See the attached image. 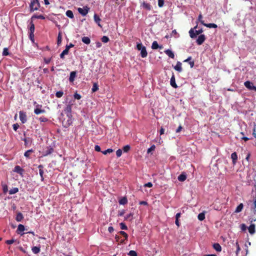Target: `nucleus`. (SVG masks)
Segmentation results:
<instances>
[{
	"mask_svg": "<svg viewBox=\"0 0 256 256\" xmlns=\"http://www.w3.org/2000/svg\"><path fill=\"white\" fill-rule=\"evenodd\" d=\"M196 28L197 26H194L193 28H191L189 31L190 36V38H196L198 35L201 34L203 32L202 28L198 30H196L194 31V30H196Z\"/></svg>",
	"mask_w": 256,
	"mask_h": 256,
	"instance_id": "1",
	"label": "nucleus"
},
{
	"mask_svg": "<svg viewBox=\"0 0 256 256\" xmlns=\"http://www.w3.org/2000/svg\"><path fill=\"white\" fill-rule=\"evenodd\" d=\"M40 7V4L38 0H31L30 4V8L31 12H34L38 10Z\"/></svg>",
	"mask_w": 256,
	"mask_h": 256,
	"instance_id": "2",
	"label": "nucleus"
},
{
	"mask_svg": "<svg viewBox=\"0 0 256 256\" xmlns=\"http://www.w3.org/2000/svg\"><path fill=\"white\" fill-rule=\"evenodd\" d=\"M89 10L90 8H88L87 6H84L83 8H78V10L79 12V13L83 16H86L88 14Z\"/></svg>",
	"mask_w": 256,
	"mask_h": 256,
	"instance_id": "3",
	"label": "nucleus"
},
{
	"mask_svg": "<svg viewBox=\"0 0 256 256\" xmlns=\"http://www.w3.org/2000/svg\"><path fill=\"white\" fill-rule=\"evenodd\" d=\"M250 214L251 216H249L248 220L250 222H255L256 220V209H251Z\"/></svg>",
	"mask_w": 256,
	"mask_h": 256,
	"instance_id": "4",
	"label": "nucleus"
},
{
	"mask_svg": "<svg viewBox=\"0 0 256 256\" xmlns=\"http://www.w3.org/2000/svg\"><path fill=\"white\" fill-rule=\"evenodd\" d=\"M72 104H68L64 110V113L67 115L68 118L72 116Z\"/></svg>",
	"mask_w": 256,
	"mask_h": 256,
	"instance_id": "5",
	"label": "nucleus"
},
{
	"mask_svg": "<svg viewBox=\"0 0 256 256\" xmlns=\"http://www.w3.org/2000/svg\"><path fill=\"white\" fill-rule=\"evenodd\" d=\"M20 118L22 124L26 122L27 120L26 113L23 111H20L19 112Z\"/></svg>",
	"mask_w": 256,
	"mask_h": 256,
	"instance_id": "6",
	"label": "nucleus"
},
{
	"mask_svg": "<svg viewBox=\"0 0 256 256\" xmlns=\"http://www.w3.org/2000/svg\"><path fill=\"white\" fill-rule=\"evenodd\" d=\"M42 107V105H38L36 108L34 110V112L36 114H44L46 112V110L43 109H41Z\"/></svg>",
	"mask_w": 256,
	"mask_h": 256,
	"instance_id": "7",
	"label": "nucleus"
},
{
	"mask_svg": "<svg viewBox=\"0 0 256 256\" xmlns=\"http://www.w3.org/2000/svg\"><path fill=\"white\" fill-rule=\"evenodd\" d=\"M206 40V36L204 34H200L196 40V43L198 45L202 44Z\"/></svg>",
	"mask_w": 256,
	"mask_h": 256,
	"instance_id": "8",
	"label": "nucleus"
},
{
	"mask_svg": "<svg viewBox=\"0 0 256 256\" xmlns=\"http://www.w3.org/2000/svg\"><path fill=\"white\" fill-rule=\"evenodd\" d=\"M14 172L18 174L21 176H22L24 170L22 169L20 166H16L14 168Z\"/></svg>",
	"mask_w": 256,
	"mask_h": 256,
	"instance_id": "9",
	"label": "nucleus"
},
{
	"mask_svg": "<svg viewBox=\"0 0 256 256\" xmlns=\"http://www.w3.org/2000/svg\"><path fill=\"white\" fill-rule=\"evenodd\" d=\"M25 230L24 226L22 224H20L18 225V228L16 230V233L18 234H20L22 236L24 233H22Z\"/></svg>",
	"mask_w": 256,
	"mask_h": 256,
	"instance_id": "10",
	"label": "nucleus"
},
{
	"mask_svg": "<svg viewBox=\"0 0 256 256\" xmlns=\"http://www.w3.org/2000/svg\"><path fill=\"white\" fill-rule=\"evenodd\" d=\"M201 24L208 28H216L218 26L215 24H205L204 21H202Z\"/></svg>",
	"mask_w": 256,
	"mask_h": 256,
	"instance_id": "11",
	"label": "nucleus"
},
{
	"mask_svg": "<svg viewBox=\"0 0 256 256\" xmlns=\"http://www.w3.org/2000/svg\"><path fill=\"white\" fill-rule=\"evenodd\" d=\"M174 68L178 72H182V63L180 62H178L176 65L174 66Z\"/></svg>",
	"mask_w": 256,
	"mask_h": 256,
	"instance_id": "12",
	"label": "nucleus"
},
{
	"mask_svg": "<svg viewBox=\"0 0 256 256\" xmlns=\"http://www.w3.org/2000/svg\"><path fill=\"white\" fill-rule=\"evenodd\" d=\"M158 48H160L162 49V46H159L158 42L156 41H154L152 43V50H156Z\"/></svg>",
	"mask_w": 256,
	"mask_h": 256,
	"instance_id": "13",
	"label": "nucleus"
},
{
	"mask_svg": "<svg viewBox=\"0 0 256 256\" xmlns=\"http://www.w3.org/2000/svg\"><path fill=\"white\" fill-rule=\"evenodd\" d=\"M140 56L143 58H146L147 56L148 52L145 46L144 48H142V49L140 50Z\"/></svg>",
	"mask_w": 256,
	"mask_h": 256,
	"instance_id": "14",
	"label": "nucleus"
},
{
	"mask_svg": "<svg viewBox=\"0 0 256 256\" xmlns=\"http://www.w3.org/2000/svg\"><path fill=\"white\" fill-rule=\"evenodd\" d=\"M192 58L191 56H189L187 59L185 60L184 62H188L190 64V68H192L194 66V61L192 60Z\"/></svg>",
	"mask_w": 256,
	"mask_h": 256,
	"instance_id": "15",
	"label": "nucleus"
},
{
	"mask_svg": "<svg viewBox=\"0 0 256 256\" xmlns=\"http://www.w3.org/2000/svg\"><path fill=\"white\" fill-rule=\"evenodd\" d=\"M23 218L24 216L20 212H18L16 217V220L18 222H20Z\"/></svg>",
	"mask_w": 256,
	"mask_h": 256,
	"instance_id": "16",
	"label": "nucleus"
},
{
	"mask_svg": "<svg viewBox=\"0 0 256 256\" xmlns=\"http://www.w3.org/2000/svg\"><path fill=\"white\" fill-rule=\"evenodd\" d=\"M248 232L251 234L255 232V224H252L248 228Z\"/></svg>",
	"mask_w": 256,
	"mask_h": 256,
	"instance_id": "17",
	"label": "nucleus"
},
{
	"mask_svg": "<svg viewBox=\"0 0 256 256\" xmlns=\"http://www.w3.org/2000/svg\"><path fill=\"white\" fill-rule=\"evenodd\" d=\"M76 72L75 71H73V72H72L70 73V78H69V80L70 82H73L74 80V78L76 76Z\"/></svg>",
	"mask_w": 256,
	"mask_h": 256,
	"instance_id": "18",
	"label": "nucleus"
},
{
	"mask_svg": "<svg viewBox=\"0 0 256 256\" xmlns=\"http://www.w3.org/2000/svg\"><path fill=\"white\" fill-rule=\"evenodd\" d=\"M231 158L232 159V164H235L238 159V156L236 152H234L232 154Z\"/></svg>",
	"mask_w": 256,
	"mask_h": 256,
	"instance_id": "19",
	"label": "nucleus"
},
{
	"mask_svg": "<svg viewBox=\"0 0 256 256\" xmlns=\"http://www.w3.org/2000/svg\"><path fill=\"white\" fill-rule=\"evenodd\" d=\"M118 202L120 204L124 205L127 204L128 200L126 197L124 196L120 198Z\"/></svg>",
	"mask_w": 256,
	"mask_h": 256,
	"instance_id": "20",
	"label": "nucleus"
},
{
	"mask_svg": "<svg viewBox=\"0 0 256 256\" xmlns=\"http://www.w3.org/2000/svg\"><path fill=\"white\" fill-rule=\"evenodd\" d=\"M94 22L98 24L99 26L102 28V26L100 24V22L101 20V19L100 18V17L96 14H94Z\"/></svg>",
	"mask_w": 256,
	"mask_h": 256,
	"instance_id": "21",
	"label": "nucleus"
},
{
	"mask_svg": "<svg viewBox=\"0 0 256 256\" xmlns=\"http://www.w3.org/2000/svg\"><path fill=\"white\" fill-rule=\"evenodd\" d=\"M186 178V176L184 173L181 174L178 178V179L180 182H184Z\"/></svg>",
	"mask_w": 256,
	"mask_h": 256,
	"instance_id": "22",
	"label": "nucleus"
},
{
	"mask_svg": "<svg viewBox=\"0 0 256 256\" xmlns=\"http://www.w3.org/2000/svg\"><path fill=\"white\" fill-rule=\"evenodd\" d=\"M244 85L246 88H248L250 90H253L252 86H252V84L251 82H250V81H246V82H244Z\"/></svg>",
	"mask_w": 256,
	"mask_h": 256,
	"instance_id": "23",
	"label": "nucleus"
},
{
	"mask_svg": "<svg viewBox=\"0 0 256 256\" xmlns=\"http://www.w3.org/2000/svg\"><path fill=\"white\" fill-rule=\"evenodd\" d=\"M170 85L174 88L178 87L177 84L176 83L175 78L174 76H172L170 78Z\"/></svg>",
	"mask_w": 256,
	"mask_h": 256,
	"instance_id": "24",
	"label": "nucleus"
},
{
	"mask_svg": "<svg viewBox=\"0 0 256 256\" xmlns=\"http://www.w3.org/2000/svg\"><path fill=\"white\" fill-rule=\"evenodd\" d=\"M214 248L217 252H220L222 250V247L218 243H215L213 244Z\"/></svg>",
	"mask_w": 256,
	"mask_h": 256,
	"instance_id": "25",
	"label": "nucleus"
},
{
	"mask_svg": "<svg viewBox=\"0 0 256 256\" xmlns=\"http://www.w3.org/2000/svg\"><path fill=\"white\" fill-rule=\"evenodd\" d=\"M165 53L170 58H174V54L171 50H167L165 51Z\"/></svg>",
	"mask_w": 256,
	"mask_h": 256,
	"instance_id": "26",
	"label": "nucleus"
},
{
	"mask_svg": "<svg viewBox=\"0 0 256 256\" xmlns=\"http://www.w3.org/2000/svg\"><path fill=\"white\" fill-rule=\"evenodd\" d=\"M82 42L84 43V44H88L90 42V40L88 36H84V37H82Z\"/></svg>",
	"mask_w": 256,
	"mask_h": 256,
	"instance_id": "27",
	"label": "nucleus"
},
{
	"mask_svg": "<svg viewBox=\"0 0 256 256\" xmlns=\"http://www.w3.org/2000/svg\"><path fill=\"white\" fill-rule=\"evenodd\" d=\"M180 215H181V214L180 212L177 213L176 214V222H175V223H176V224L178 227H179L180 226V223L179 222L178 218H180Z\"/></svg>",
	"mask_w": 256,
	"mask_h": 256,
	"instance_id": "28",
	"label": "nucleus"
},
{
	"mask_svg": "<svg viewBox=\"0 0 256 256\" xmlns=\"http://www.w3.org/2000/svg\"><path fill=\"white\" fill-rule=\"evenodd\" d=\"M32 252L35 254H37L40 252V246H34L32 248Z\"/></svg>",
	"mask_w": 256,
	"mask_h": 256,
	"instance_id": "29",
	"label": "nucleus"
},
{
	"mask_svg": "<svg viewBox=\"0 0 256 256\" xmlns=\"http://www.w3.org/2000/svg\"><path fill=\"white\" fill-rule=\"evenodd\" d=\"M66 16L70 18H74V14H73V12L72 10H68L66 12Z\"/></svg>",
	"mask_w": 256,
	"mask_h": 256,
	"instance_id": "30",
	"label": "nucleus"
},
{
	"mask_svg": "<svg viewBox=\"0 0 256 256\" xmlns=\"http://www.w3.org/2000/svg\"><path fill=\"white\" fill-rule=\"evenodd\" d=\"M198 218L200 221L203 220L205 218V212H202L199 214Z\"/></svg>",
	"mask_w": 256,
	"mask_h": 256,
	"instance_id": "31",
	"label": "nucleus"
},
{
	"mask_svg": "<svg viewBox=\"0 0 256 256\" xmlns=\"http://www.w3.org/2000/svg\"><path fill=\"white\" fill-rule=\"evenodd\" d=\"M142 6L145 9L147 10H151V6L150 4L148 3H146V2H143L142 4Z\"/></svg>",
	"mask_w": 256,
	"mask_h": 256,
	"instance_id": "32",
	"label": "nucleus"
},
{
	"mask_svg": "<svg viewBox=\"0 0 256 256\" xmlns=\"http://www.w3.org/2000/svg\"><path fill=\"white\" fill-rule=\"evenodd\" d=\"M62 41V33L60 32H59L58 36V40H57V44L58 46H60Z\"/></svg>",
	"mask_w": 256,
	"mask_h": 256,
	"instance_id": "33",
	"label": "nucleus"
},
{
	"mask_svg": "<svg viewBox=\"0 0 256 256\" xmlns=\"http://www.w3.org/2000/svg\"><path fill=\"white\" fill-rule=\"evenodd\" d=\"M18 192V188H13L9 190V194H16Z\"/></svg>",
	"mask_w": 256,
	"mask_h": 256,
	"instance_id": "34",
	"label": "nucleus"
},
{
	"mask_svg": "<svg viewBox=\"0 0 256 256\" xmlns=\"http://www.w3.org/2000/svg\"><path fill=\"white\" fill-rule=\"evenodd\" d=\"M30 33H34L35 28L34 24L32 21L30 22Z\"/></svg>",
	"mask_w": 256,
	"mask_h": 256,
	"instance_id": "35",
	"label": "nucleus"
},
{
	"mask_svg": "<svg viewBox=\"0 0 256 256\" xmlns=\"http://www.w3.org/2000/svg\"><path fill=\"white\" fill-rule=\"evenodd\" d=\"M98 90V86L96 83H94L92 88V92H95Z\"/></svg>",
	"mask_w": 256,
	"mask_h": 256,
	"instance_id": "36",
	"label": "nucleus"
},
{
	"mask_svg": "<svg viewBox=\"0 0 256 256\" xmlns=\"http://www.w3.org/2000/svg\"><path fill=\"white\" fill-rule=\"evenodd\" d=\"M32 152L33 150L32 149L29 150L24 152V156L26 158H29L30 154Z\"/></svg>",
	"mask_w": 256,
	"mask_h": 256,
	"instance_id": "37",
	"label": "nucleus"
},
{
	"mask_svg": "<svg viewBox=\"0 0 256 256\" xmlns=\"http://www.w3.org/2000/svg\"><path fill=\"white\" fill-rule=\"evenodd\" d=\"M54 152V149L52 148H48V150L46 151L45 156H47L48 154H51Z\"/></svg>",
	"mask_w": 256,
	"mask_h": 256,
	"instance_id": "38",
	"label": "nucleus"
},
{
	"mask_svg": "<svg viewBox=\"0 0 256 256\" xmlns=\"http://www.w3.org/2000/svg\"><path fill=\"white\" fill-rule=\"evenodd\" d=\"M130 149V147L129 145H126L122 148V150L124 152H128Z\"/></svg>",
	"mask_w": 256,
	"mask_h": 256,
	"instance_id": "39",
	"label": "nucleus"
},
{
	"mask_svg": "<svg viewBox=\"0 0 256 256\" xmlns=\"http://www.w3.org/2000/svg\"><path fill=\"white\" fill-rule=\"evenodd\" d=\"M36 18L40 19V20H44L45 19V17L42 14L38 15V16L34 15V16H32V18Z\"/></svg>",
	"mask_w": 256,
	"mask_h": 256,
	"instance_id": "40",
	"label": "nucleus"
},
{
	"mask_svg": "<svg viewBox=\"0 0 256 256\" xmlns=\"http://www.w3.org/2000/svg\"><path fill=\"white\" fill-rule=\"evenodd\" d=\"M68 52L67 50H64L62 51V52L60 54V58H64V56L66 55V54H68Z\"/></svg>",
	"mask_w": 256,
	"mask_h": 256,
	"instance_id": "41",
	"label": "nucleus"
},
{
	"mask_svg": "<svg viewBox=\"0 0 256 256\" xmlns=\"http://www.w3.org/2000/svg\"><path fill=\"white\" fill-rule=\"evenodd\" d=\"M120 234L122 235L124 238V240H127L128 238V234L124 232V231H120Z\"/></svg>",
	"mask_w": 256,
	"mask_h": 256,
	"instance_id": "42",
	"label": "nucleus"
},
{
	"mask_svg": "<svg viewBox=\"0 0 256 256\" xmlns=\"http://www.w3.org/2000/svg\"><path fill=\"white\" fill-rule=\"evenodd\" d=\"M63 94H64V92L62 91H58L56 92V96L58 98H60L62 96Z\"/></svg>",
	"mask_w": 256,
	"mask_h": 256,
	"instance_id": "43",
	"label": "nucleus"
},
{
	"mask_svg": "<svg viewBox=\"0 0 256 256\" xmlns=\"http://www.w3.org/2000/svg\"><path fill=\"white\" fill-rule=\"evenodd\" d=\"M125 218L127 220H131L133 218V214L130 213L126 215Z\"/></svg>",
	"mask_w": 256,
	"mask_h": 256,
	"instance_id": "44",
	"label": "nucleus"
},
{
	"mask_svg": "<svg viewBox=\"0 0 256 256\" xmlns=\"http://www.w3.org/2000/svg\"><path fill=\"white\" fill-rule=\"evenodd\" d=\"M102 41L103 42L106 43L109 41V38L106 36H103L101 38Z\"/></svg>",
	"mask_w": 256,
	"mask_h": 256,
	"instance_id": "45",
	"label": "nucleus"
},
{
	"mask_svg": "<svg viewBox=\"0 0 256 256\" xmlns=\"http://www.w3.org/2000/svg\"><path fill=\"white\" fill-rule=\"evenodd\" d=\"M9 54L8 50L7 48H4L2 52V55L4 56H8Z\"/></svg>",
	"mask_w": 256,
	"mask_h": 256,
	"instance_id": "46",
	"label": "nucleus"
},
{
	"mask_svg": "<svg viewBox=\"0 0 256 256\" xmlns=\"http://www.w3.org/2000/svg\"><path fill=\"white\" fill-rule=\"evenodd\" d=\"M39 173H40V176L41 180L43 181L44 180V172L43 170H42V169L40 170Z\"/></svg>",
	"mask_w": 256,
	"mask_h": 256,
	"instance_id": "47",
	"label": "nucleus"
},
{
	"mask_svg": "<svg viewBox=\"0 0 256 256\" xmlns=\"http://www.w3.org/2000/svg\"><path fill=\"white\" fill-rule=\"evenodd\" d=\"M130 256H137V253L134 250H130L128 254Z\"/></svg>",
	"mask_w": 256,
	"mask_h": 256,
	"instance_id": "48",
	"label": "nucleus"
},
{
	"mask_svg": "<svg viewBox=\"0 0 256 256\" xmlns=\"http://www.w3.org/2000/svg\"><path fill=\"white\" fill-rule=\"evenodd\" d=\"M156 148V146L154 144L152 145L149 148H148L147 152L150 153L151 152L154 150Z\"/></svg>",
	"mask_w": 256,
	"mask_h": 256,
	"instance_id": "49",
	"label": "nucleus"
},
{
	"mask_svg": "<svg viewBox=\"0 0 256 256\" xmlns=\"http://www.w3.org/2000/svg\"><path fill=\"white\" fill-rule=\"evenodd\" d=\"M236 254L238 255V254L239 253L240 251V246H239L238 242H236Z\"/></svg>",
	"mask_w": 256,
	"mask_h": 256,
	"instance_id": "50",
	"label": "nucleus"
},
{
	"mask_svg": "<svg viewBox=\"0 0 256 256\" xmlns=\"http://www.w3.org/2000/svg\"><path fill=\"white\" fill-rule=\"evenodd\" d=\"M113 152V150L112 148H108L106 150L102 152V154H106L108 153H110Z\"/></svg>",
	"mask_w": 256,
	"mask_h": 256,
	"instance_id": "51",
	"label": "nucleus"
},
{
	"mask_svg": "<svg viewBox=\"0 0 256 256\" xmlns=\"http://www.w3.org/2000/svg\"><path fill=\"white\" fill-rule=\"evenodd\" d=\"M120 228L122 230H127L128 229V227L123 222H121L120 224Z\"/></svg>",
	"mask_w": 256,
	"mask_h": 256,
	"instance_id": "52",
	"label": "nucleus"
},
{
	"mask_svg": "<svg viewBox=\"0 0 256 256\" xmlns=\"http://www.w3.org/2000/svg\"><path fill=\"white\" fill-rule=\"evenodd\" d=\"M116 154L118 157H120L122 154V150L118 149L116 152Z\"/></svg>",
	"mask_w": 256,
	"mask_h": 256,
	"instance_id": "53",
	"label": "nucleus"
},
{
	"mask_svg": "<svg viewBox=\"0 0 256 256\" xmlns=\"http://www.w3.org/2000/svg\"><path fill=\"white\" fill-rule=\"evenodd\" d=\"M144 46H143L142 44V43L138 44L136 45V48L138 50H140L142 49V48H144Z\"/></svg>",
	"mask_w": 256,
	"mask_h": 256,
	"instance_id": "54",
	"label": "nucleus"
},
{
	"mask_svg": "<svg viewBox=\"0 0 256 256\" xmlns=\"http://www.w3.org/2000/svg\"><path fill=\"white\" fill-rule=\"evenodd\" d=\"M39 120L40 122H46L48 121V119L44 116L40 118Z\"/></svg>",
	"mask_w": 256,
	"mask_h": 256,
	"instance_id": "55",
	"label": "nucleus"
},
{
	"mask_svg": "<svg viewBox=\"0 0 256 256\" xmlns=\"http://www.w3.org/2000/svg\"><path fill=\"white\" fill-rule=\"evenodd\" d=\"M29 38L31 41L32 42H34V33H30L29 34Z\"/></svg>",
	"mask_w": 256,
	"mask_h": 256,
	"instance_id": "56",
	"label": "nucleus"
},
{
	"mask_svg": "<svg viewBox=\"0 0 256 256\" xmlns=\"http://www.w3.org/2000/svg\"><path fill=\"white\" fill-rule=\"evenodd\" d=\"M74 98L76 100H80L82 98L80 94H78L77 92H76L74 94Z\"/></svg>",
	"mask_w": 256,
	"mask_h": 256,
	"instance_id": "57",
	"label": "nucleus"
},
{
	"mask_svg": "<svg viewBox=\"0 0 256 256\" xmlns=\"http://www.w3.org/2000/svg\"><path fill=\"white\" fill-rule=\"evenodd\" d=\"M164 4V0H158V6L159 7H162Z\"/></svg>",
	"mask_w": 256,
	"mask_h": 256,
	"instance_id": "58",
	"label": "nucleus"
},
{
	"mask_svg": "<svg viewBox=\"0 0 256 256\" xmlns=\"http://www.w3.org/2000/svg\"><path fill=\"white\" fill-rule=\"evenodd\" d=\"M74 45L70 43V44H69V45H66V48H65V49H66V50H68V52H69V50H70V48H72V47H74Z\"/></svg>",
	"mask_w": 256,
	"mask_h": 256,
	"instance_id": "59",
	"label": "nucleus"
},
{
	"mask_svg": "<svg viewBox=\"0 0 256 256\" xmlns=\"http://www.w3.org/2000/svg\"><path fill=\"white\" fill-rule=\"evenodd\" d=\"M20 126L18 124H14L12 125L13 129L14 131H16L17 130L18 128Z\"/></svg>",
	"mask_w": 256,
	"mask_h": 256,
	"instance_id": "60",
	"label": "nucleus"
},
{
	"mask_svg": "<svg viewBox=\"0 0 256 256\" xmlns=\"http://www.w3.org/2000/svg\"><path fill=\"white\" fill-rule=\"evenodd\" d=\"M15 240L14 239L8 240L6 242V243L8 244H12L14 242Z\"/></svg>",
	"mask_w": 256,
	"mask_h": 256,
	"instance_id": "61",
	"label": "nucleus"
},
{
	"mask_svg": "<svg viewBox=\"0 0 256 256\" xmlns=\"http://www.w3.org/2000/svg\"><path fill=\"white\" fill-rule=\"evenodd\" d=\"M138 203H139V204H140V205H144V206H148V203L146 201H140L138 202Z\"/></svg>",
	"mask_w": 256,
	"mask_h": 256,
	"instance_id": "62",
	"label": "nucleus"
},
{
	"mask_svg": "<svg viewBox=\"0 0 256 256\" xmlns=\"http://www.w3.org/2000/svg\"><path fill=\"white\" fill-rule=\"evenodd\" d=\"M102 43L100 42H96V48H100L102 46Z\"/></svg>",
	"mask_w": 256,
	"mask_h": 256,
	"instance_id": "63",
	"label": "nucleus"
},
{
	"mask_svg": "<svg viewBox=\"0 0 256 256\" xmlns=\"http://www.w3.org/2000/svg\"><path fill=\"white\" fill-rule=\"evenodd\" d=\"M51 60V58H44V62L46 64H48Z\"/></svg>",
	"mask_w": 256,
	"mask_h": 256,
	"instance_id": "64",
	"label": "nucleus"
}]
</instances>
